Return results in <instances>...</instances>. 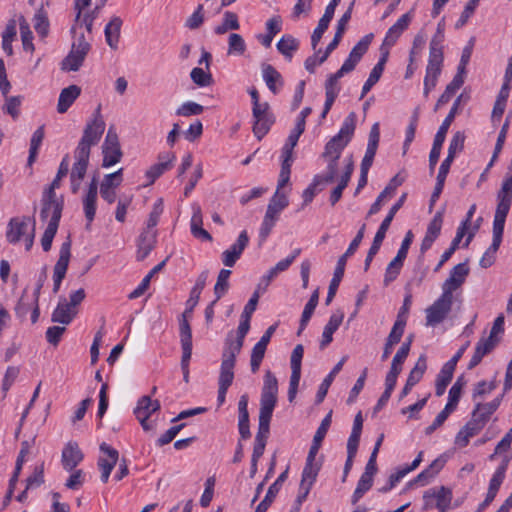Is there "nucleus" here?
<instances>
[{
    "instance_id": "1",
    "label": "nucleus",
    "mask_w": 512,
    "mask_h": 512,
    "mask_svg": "<svg viewBox=\"0 0 512 512\" xmlns=\"http://www.w3.org/2000/svg\"><path fill=\"white\" fill-rule=\"evenodd\" d=\"M278 380L273 372L267 370L263 378L260 397L258 430L255 436L251 459L259 460L264 454L270 434V422L277 404Z\"/></svg>"
},
{
    "instance_id": "2",
    "label": "nucleus",
    "mask_w": 512,
    "mask_h": 512,
    "mask_svg": "<svg viewBox=\"0 0 512 512\" xmlns=\"http://www.w3.org/2000/svg\"><path fill=\"white\" fill-rule=\"evenodd\" d=\"M100 109L99 105L93 114V119L87 123L76 149L90 153L91 147L100 141L105 130V122Z\"/></svg>"
},
{
    "instance_id": "3",
    "label": "nucleus",
    "mask_w": 512,
    "mask_h": 512,
    "mask_svg": "<svg viewBox=\"0 0 512 512\" xmlns=\"http://www.w3.org/2000/svg\"><path fill=\"white\" fill-rule=\"evenodd\" d=\"M250 320L251 318L241 316V321L237 329V337L236 339H230L229 336L227 337L222 353V360L235 364L236 356L241 352L244 339L250 329Z\"/></svg>"
},
{
    "instance_id": "4",
    "label": "nucleus",
    "mask_w": 512,
    "mask_h": 512,
    "mask_svg": "<svg viewBox=\"0 0 512 512\" xmlns=\"http://www.w3.org/2000/svg\"><path fill=\"white\" fill-rule=\"evenodd\" d=\"M453 304V295L442 292L441 296L426 309V325L435 326L444 321Z\"/></svg>"
},
{
    "instance_id": "5",
    "label": "nucleus",
    "mask_w": 512,
    "mask_h": 512,
    "mask_svg": "<svg viewBox=\"0 0 512 512\" xmlns=\"http://www.w3.org/2000/svg\"><path fill=\"white\" fill-rule=\"evenodd\" d=\"M160 402L158 400H151L150 396H142L134 409V415L140 422L144 431H153L156 427L155 421H150L153 413L160 410Z\"/></svg>"
},
{
    "instance_id": "6",
    "label": "nucleus",
    "mask_w": 512,
    "mask_h": 512,
    "mask_svg": "<svg viewBox=\"0 0 512 512\" xmlns=\"http://www.w3.org/2000/svg\"><path fill=\"white\" fill-rule=\"evenodd\" d=\"M497 202L494 220L505 223L512 204V174L502 182L497 193Z\"/></svg>"
},
{
    "instance_id": "7",
    "label": "nucleus",
    "mask_w": 512,
    "mask_h": 512,
    "mask_svg": "<svg viewBox=\"0 0 512 512\" xmlns=\"http://www.w3.org/2000/svg\"><path fill=\"white\" fill-rule=\"evenodd\" d=\"M269 104L267 102L261 103L258 107H252V115L254 118L253 133L257 139L261 140L270 130L274 123V117L269 112Z\"/></svg>"
},
{
    "instance_id": "8",
    "label": "nucleus",
    "mask_w": 512,
    "mask_h": 512,
    "mask_svg": "<svg viewBox=\"0 0 512 512\" xmlns=\"http://www.w3.org/2000/svg\"><path fill=\"white\" fill-rule=\"evenodd\" d=\"M414 17V8L409 10L407 13L403 14L395 24H393L388 31L386 32L385 38L381 45L380 51L382 49L388 50L389 48L394 46L402 35V33L409 27L412 19Z\"/></svg>"
},
{
    "instance_id": "9",
    "label": "nucleus",
    "mask_w": 512,
    "mask_h": 512,
    "mask_svg": "<svg viewBox=\"0 0 512 512\" xmlns=\"http://www.w3.org/2000/svg\"><path fill=\"white\" fill-rule=\"evenodd\" d=\"M505 223L499 220L493 221V239L489 248L485 251L479 261V265L483 268L490 267L495 261V254L498 251L502 242Z\"/></svg>"
},
{
    "instance_id": "10",
    "label": "nucleus",
    "mask_w": 512,
    "mask_h": 512,
    "mask_svg": "<svg viewBox=\"0 0 512 512\" xmlns=\"http://www.w3.org/2000/svg\"><path fill=\"white\" fill-rule=\"evenodd\" d=\"M180 343L182 348L181 369L184 381L188 382L189 362L192 355V330L190 324L186 322L182 324Z\"/></svg>"
},
{
    "instance_id": "11",
    "label": "nucleus",
    "mask_w": 512,
    "mask_h": 512,
    "mask_svg": "<svg viewBox=\"0 0 512 512\" xmlns=\"http://www.w3.org/2000/svg\"><path fill=\"white\" fill-rule=\"evenodd\" d=\"M249 243V236H248V233L246 230H243L236 242L231 245V247L227 250H225L222 255H221V258H222V263L226 266V267H233L235 265V263L237 262V260L241 257L243 251L245 250V248L247 247Z\"/></svg>"
},
{
    "instance_id": "12",
    "label": "nucleus",
    "mask_w": 512,
    "mask_h": 512,
    "mask_svg": "<svg viewBox=\"0 0 512 512\" xmlns=\"http://www.w3.org/2000/svg\"><path fill=\"white\" fill-rule=\"evenodd\" d=\"M234 367L235 364L222 360L221 362V368H220V375L218 379V396L217 401L218 405H222L225 402L226 399V393L228 391V388L231 386L233 379H234Z\"/></svg>"
},
{
    "instance_id": "13",
    "label": "nucleus",
    "mask_w": 512,
    "mask_h": 512,
    "mask_svg": "<svg viewBox=\"0 0 512 512\" xmlns=\"http://www.w3.org/2000/svg\"><path fill=\"white\" fill-rule=\"evenodd\" d=\"M100 450L107 454L108 459L106 458H99L98 460V467L101 471V481L103 483H106L109 479V476L114 469L118 458L119 453L116 449L113 447L107 445L105 442L100 445Z\"/></svg>"
},
{
    "instance_id": "14",
    "label": "nucleus",
    "mask_w": 512,
    "mask_h": 512,
    "mask_svg": "<svg viewBox=\"0 0 512 512\" xmlns=\"http://www.w3.org/2000/svg\"><path fill=\"white\" fill-rule=\"evenodd\" d=\"M468 274L469 268L466 263H459L454 266L449 277L442 285L443 292H449V294L453 295V292L465 282V278Z\"/></svg>"
},
{
    "instance_id": "15",
    "label": "nucleus",
    "mask_w": 512,
    "mask_h": 512,
    "mask_svg": "<svg viewBox=\"0 0 512 512\" xmlns=\"http://www.w3.org/2000/svg\"><path fill=\"white\" fill-rule=\"evenodd\" d=\"M83 458L84 455L76 442H68L62 450V466L68 472L73 471Z\"/></svg>"
},
{
    "instance_id": "16",
    "label": "nucleus",
    "mask_w": 512,
    "mask_h": 512,
    "mask_svg": "<svg viewBox=\"0 0 512 512\" xmlns=\"http://www.w3.org/2000/svg\"><path fill=\"white\" fill-rule=\"evenodd\" d=\"M97 191H98V179L96 176H93L91 179L86 196L83 200V208L85 217L87 220V227L93 222L96 214V200H97Z\"/></svg>"
},
{
    "instance_id": "17",
    "label": "nucleus",
    "mask_w": 512,
    "mask_h": 512,
    "mask_svg": "<svg viewBox=\"0 0 512 512\" xmlns=\"http://www.w3.org/2000/svg\"><path fill=\"white\" fill-rule=\"evenodd\" d=\"M157 241V231L145 229L139 236L137 241L136 258L143 261L154 249Z\"/></svg>"
},
{
    "instance_id": "18",
    "label": "nucleus",
    "mask_w": 512,
    "mask_h": 512,
    "mask_svg": "<svg viewBox=\"0 0 512 512\" xmlns=\"http://www.w3.org/2000/svg\"><path fill=\"white\" fill-rule=\"evenodd\" d=\"M32 220L29 217L12 218L8 223L6 238L9 243L15 244L20 241L21 237L26 235L29 223Z\"/></svg>"
},
{
    "instance_id": "19",
    "label": "nucleus",
    "mask_w": 512,
    "mask_h": 512,
    "mask_svg": "<svg viewBox=\"0 0 512 512\" xmlns=\"http://www.w3.org/2000/svg\"><path fill=\"white\" fill-rule=\"evenodd\" d=\"M389 57V51L382 49V55L378 63L371 70L368 79L364 83L362 87V92L360 98L362 99L371 89L372 87L380 80L382 73L385 68V64Z\"/></svg>"
},
{
    "instance_id": "20",
    "label": "nucleus",
    "mask_w": 512,
    "mask_h": 512,
    "mask_svg": "<svg viewBox=\"0 0 512 512\" xmlns=\"http://www.w3.org/2000/svg\"><path fill=\"white\" fill-rule=\"evenodd\" d=\"M90 49L83 47H71L69 54L62 61V69L68 71H78L82 66Z\"/></svg>"
},
{
    "instance_id": "21",
    "label": "nucleus",
    "mask_w": 512,
    "mask_h": 512,
    "mask_svg": "<svg viewBox=\"0 0 512 512\" xmlns=\"http://www.w3.org/2000/svg\"><path fill=\"white\" fill-rule=\"evenodd\" d=\"M78 313V309H72L67 305L66 298H60L57 307L54 309L51 321L62 325L70 324Z\"/></svg>"
},
{
    "instance_id": "22",
    "label": "nucleus",
    "mask_w": 512,
    "mask_h": 512,
    "mask_svg": "<svg viewBox=\"0 0 512 512\" xmlns=\"http://www.w3.org/2000/svg\"><path fill=\"white\" fill-rule=\"evenodd\" d=\"M80 94L81 88L74 84L62 89L58 98V113L63 114L67 112Z\"/></svg>"
},
{
    "instance_id": "23",
    "label": "nucleus",
    "mask_w": 512,
    "mask_h": 512,
    "mask_svg": "<svg viewBox=\"0 0 512 512\" xmlns=\"http://www.w3.org/2000/svg\"><path fill=\"white\" fill-rule=\"evenodd\" d=\"M63 207L64 201L41 200L40 219L42 221H46L50 217L49 221H55V223L59 224L62 216Z\"/></svg>"
},
{
    "instance_id": "24",
    "label": "nucleus",
    "mask_w": 512,
    "mask_h": 512,
    "mask_svg": "<svg viewBox=\"0 0 512 512\" xmlns=\"http://www.w3.org/2000/svg\"><path fill=\"white\" fill-rule=\"evenodd\" d=\"M192 209L193 214L191 217V234L197 239H201L203 241H212L211 234L202 227L203 219L201 207L199 205H193Z\"/></svg>"
},
{
    "instance_id": "25",
    "label": "nucleus",
    "mask_w": 512,
    "mask_h": 512,
    "mask_svg": "<svg viewBox=\"0 0 512 512\" xmlns=\"http://www.w3.org/2000/svg\"><path fill=\"white\" fill-rule=\"evenodd\" d=\"M287 477H288V469L283 471L278 476L276 481L270 485L264 499L256 507L255 512H266L267 511L270 504L273 502L274 498L278 494L282 483L287 479Z\"/></svg>"
},
{
    "instance_id": "26",
    "label": "nucleus",
    "mask_w": 512,
    "mask_h": 512,
    "mask_svg": "<svg viewBox=\"0 0 512 512\" xmlns=\"http://www.w3.org/2000/svg\"><path fill=\"white\" fill-rule=\"evenodd\" d=\"M71 257V240L68 238L60 247L59 258L53 269V276L65 278Z\"/></svg>"
},
{
    "instance_id": "27",
    "label": "nucleus",
    "mask_w": 512,
    "mask_h": 512,
    "mask_svg": "<svg viewBox=\"0 0 512 512\" xmlns=\"http://www.w3.org/2000/svg\"><path fill=\"white\" fill-rule=\"evenodd\" d=\"M122 23L123 22L120 17L114 16L105 26V40L108 46L113 50H116L118 47Z\"/></svg>"
},
{
    "instance_id": "28",
    "label": "nucleus",
    "mask_w": 512,
    "mask_h": 512,
    "mask_svg": "<svg viewBox=\"0 0 512 512\" xmlns=\"http://www.w3.org/2000/svg\"><path fill=\"white\" fill-rule=\"evenodd\" d=\"M343 318V313H334L330 316L322 333V339L320 341L321 350L325 349L333 341V334L341 325Z\"/></svg>"
},
{
    "instance_id": "29",
    "label": "nucleus",
    "mask_w": 512,
    "mask_h": 512,
    "mask_svg": "<svg viewBox=\"0 0 512 512\" xmlns=\"http://www.w3.org/2000/svg\"><path fill=\"white\" fill-rule=\"evenodd\" d=\"M74 158L75 162L71 169L70 178L83 180L87 172L90 154L89 152L75 149Z\"/></svg>"
},
{
    "instance_id": "30",
    "label": "nucleus",
    "mask_w": 512,
    "mask_h": 512,
    "mask_svg": "<svg viewBox=\"0 0 512 512\" xmlns=\"http://www.w3.org/2000/svg\"><path fill=\"white\" fill-rule=\"evenodd\" d=\"M373 37L374 35L372 33L363 36L352 48L346 61L353 67H356V65L362 59L363 55L367 52Z\"/></svg>"
},
{
    "instance_id": "31",
    "label": "nucleus",
    "mask_w": 512,
    "mask_h": 512,
    "mask_svg": "<svg viewBox=\"0 0 512 512\" xmlns=\"http://www.w3.org/2000/svg\"><path fill=\"white\" fill-rule=\"evenodd\" d=\"M261 69L262 76L267 87L272 93L276 94L279 90L277 84L279 86H283V79L281 74L272 65L268 63H262Z\"/></svg>"
},
{
    "instance_id": "32",
    "label": "nucleus",
    "mask_w": 512,
    "mask_h": 512,
    "mask_svg": "<svg viewBox=\"0 0 512 512\" xmlns=\"http://www.w3.org/2000/svg\"><path fill=\"white\" fill-rule=\"evenodd\" d=\"M503 397H504V393H502L500 396H497L491 402H488V403L478 402L475 404L472 412L476 413L478 415V418H480L485 424H487L491 415L500 406Z\"/></svg>"
},
{
    "instance_id": "33",
    "label": "nucleus",
    "mask_w": 512,
    "mask_h": 512,
    "mask_svg": "<svg viewBox=\"0 0 512 512\" xmlns=\"http://www.w3.org/2000/svg\"><path fill=\"white\" fill-rule=\"evenodd\" d=\"M403 334V323L401 321L395 322L384 344L383 353L381 355L382 361H385L389 357L393 347L401 341Z\"/></svg>"
},
{
    "instance_id": "34",
    "label": "nucleus",
    "mask_w": 512,
    "mask_h": 512,
    "mask_svg": "<svg viewBox=\"0 0 512 512\" xmlns=\"http://www.w3.org/2000/svg\"><path fill=\"white\" fill-rule=\"evenodd\" d=\"M289 205V200L284 192L275 191L267 206L266 215L278 219L282 210Z\"/></svg>"
},
{
    "instance_id": "35",
    "label": "nucleus",
    "mask_w": 512,
    "mask_h": 512,
    "mask_svg": "<svg viewBox=\"0 0 512 512\" xmlns=\"http://www.w3.org/2000/svg\"><path fill=\"white\" fill-rule=\"evenodd\" d=\"M346 360L347 356L342 357V359L333 367L331 372L324 378L316 394V403L319 404L324 400L335 376L342 370Z\"/></svg>"
},
{
    "instance_id": "36",
    "label": "nucleus",
    "mask_w": 512,
    "mask_h": 512,
    "mask_svg": "<svg viewBox=\"0 0 512 512\" xmlns=\"http://www.w3.org/2000/svg\"><path fill=\"white\" fill-rule=\"evenodd\" d=\"M485 423L478 418L476 413H471V419L463 426V428L458 432L457 439L459 440L463 433H465V441L469 442L470 438L477 435L484 427Z\"/></svg>"
},
{
    "instance_id": "37",
    "label": "nucleus",
    "mask_w": 512,
    "mask_h": 512,
    "mask_svg": "<svg viewBox=\"0 0 512 512\" xmlns=\"http://www.w3.org/2000/svg\"><path fill=\"white\" fill-rule=\"evenodd\" d=\"M305 131V126L301 122H296L295 127L290 132L286 143L282 148V157L293 158V149L297 145L299 137Z\"/></svg>"
},
{
    "instance_id": "38",
    "label": "nucleus",
    "mask_w": 512,
    "mask_h": 512,
    "mask_svg": "<svg viewBox=\"0 0 512 512\" xmlns=\"http://www.w3.org/2000/svg\"><path fill=\"white\" fill-rule=\"evenodd\" d=\"M407 194L403 193L398 201L390 208L388 214L380 224L377 232L375 235L380 236L381 238L385 239L386 233L391 225V222L393 221V218L395 214L399 211V209L403 206L405 200H406Z\"/></svg>"
},
{
    "instance_id": "39",
    "label": "nucleus",
    "mask_w": 512,
    "mask_h": 512,
    "mask_svg": "<svg viewBox=\"0 0 512 512\" xmlns=\"http://www.w3.org/2000/svg\"><path fill=\"white\" fill-rule=\"evenodd\" d=\"M463 98V94H460L456 100L454 101L448 115L445 117L444 121L442 122V124L440 125L436 135L434 138H437L439 140H442V141H445V137H446V134H447V131L450 127V125L452 124L457 112H458V107H459V104L461 102Z\"/></svg>"
},
{
    "instance_id": "40",
    "label": "nucleus",
    "mask_w": 512,
    "mask_h": 512,
    "mask_svg": "<svg viewBox=\"0 0 512 512\" xmlns=\"http://www.w3.org/2000/svg\"><path fill=\"white\" fill-rule=\"evenodd\" d=\"M454 369L448 367L447 365H443L439 374L436 377L435 382V394L440 397L445 393V390L449 383L451 382L454 374Z\"/></svg>"
},
{
    "instance_id": "41",
    "label": "nucleus",
    "mask_w": 512,
    "mask_h": 512,
    "mask_svg": "<svg viewBox=\"0 0 512 512\" xmlns=\"http://www.w3.org/2000/svg\"><path fill=\"white\" fill-rule=\"evenodd\" d=\"M356 128V114L351 112L344 120L339 132L334 136L346 144L351 141Z\"/></svg>"
},
{
    "instance_id": "42",
    "label": "nucleus",
    "mask_w": 512,
    "mask_h": 512,
    "mask_svg": "<svg viewBox=\"0 0 512 512\" xmlns=\"http://www.w3.org/2000/svg\"><path fill=\"white\" fill-rule=\"evenodd\" d=\"M463 83L464 79H460V76L453 77L452 81L446 86L445 91L438 98L434 110L437 111L441 106L447 104Z\"/></svg>"
},
{
    "instance_id": "43",
    "label": "nucleus",
    "mask_w": 512,
    "mask_h": 512,
    "mask_svg": "<svg viewBox=\"0 0 512 512\" xmlns=\"http://www.w3.org/2000/svg\"><path fill=\"white\" fill-rule=\"evenodd\" d=\"M402 181L398 180V177L395 176L390 180V183L384 188V190L378 195L376 201L371 205L368 215L376 214L381 209V202L388 194H392L395 189L401 185Z\"/></svg>"
},
{
    "instance_id": "44",
    "label": "nucleus",
    "mask_w": 512,
    "mask_h": 512,
    "mask_svg": "<svg viewBox=\"0 0 512 512\" xmlns=\"http://www.w3.org/2000/svg\"><path fill=\"white\" fill-rule=\"evenodd\" d=\"M433 498L436 500L435 507L439 509L440 512H445L450 506L452 491L445 486H441L438 490L433 489Z\"/></svg>"
},
{
    "instance_id": "45",
    "label": "nucleus",
    "mask_w": 512,
    "mask_h": 512,
    "mask_svg": "<svg viewBox=\"0 0 512 512\" xmlns=\"http://www.w3.org/2000/svg\"><path fill=\"white\" fill-rule=\"evenodd\" d=\"M344 141L332 137L325 145L324 151L322 153V158H334L339 159L342 151L347 146Z\"/></svg>"
},
{
    "instance_id": "46",
    "label": "nucleus",
    "mask_w": 512,
    "mask_h": 512,
    "mask_svg": "<svg viewBox=\"0 0 512 512\" xmlns=\"http://www.w3.org/2000/svg\"><path fill=\"white\" fill-rule=\"evenodd\" d=\"M34 29L42 38L46 37L49 33V19L47 12L43 7H40L34 15Z\"/></svg>"
},
{
    "instance_id": "47",
    "label": "nucleus",
    "mask_w": 512,
    "mask_h": 512,
    "mask_svg": "<svg viewBox=\"0 0 512 512\" xmlns=\"http://www.w3.org/2000/svg\"><path fill=\"white\" fill-rule=\"evenodd\" d=\"M231 270L229 269H221L216 283L214 285V295L216 297V300H220L228 291L230 284H229V277L231 275Z\"/></svg>"
},
{
    "instance_id": "48",
    "label": "nucleus",
    "mask_w": 512,
    "mask_h": 512,
    "mask_svg": "<svg viewBox=\"0 0 512 512\" xmlns=\"http://www.w3.org/2000/svg\"><path fill=\"white\" fill-rule=\"evenodd\" d=\"M364 231H365V224H363L362 227L358 230L356 236L351 241L346 252L339 257V259L337 261L338 266L345 268L347 259L357 251L360 243L362 242L363 237H364Z\"/></svg>"
},
{
    "instance_id": "49",
    "label": "nucleus",
    "mask_w": 512,
    "mask_h": 512,
    "mask_svg": "<svg viewBox=\"0 0 512 512\" xmlns=\"http://www.w3.org/2000/svg\"><path fill=\"white\" fill-rule=\"evenodd\" d=\"M44 135V126H40L32 135L30 141L29 156L27 160L29 166H31L36 160L38 150L44 139Z\"/></svg>"
},
{
    "instance_id": "50",
    "label": "nucleus",
    "mask_w": 512,
    "mask_h": 512,
    "mask_svg": "<svg viewBox=\"0 0 512 512\" xmlns=\"http://www.w3.org/2000/svg\"><path fill=\"white\" fill-rule=\"evenodd\" d=\"M404 259L399 258L397 255L390 261V263L386 267L383 284L384 286H388L391 282H393L398 275L400 274L401 268L403 266Z\"/></svg>"
},
{
    "instance_id": "51",
    "label": "nucleus",
    "mask_w": 512,
    "mask_h": 512,
    "mask_svg": "<svg viewBox=\"0 0 512 512\" xmlns=\"http://www.w3.org/2000/svg\"><path fill=\"white\" fill-rule=\"evenodd\" d=\"M426 369H427L426 358L424 355H421L418 358L415 366L412 368V370L410 371V373L408 375L406 382L409 384V386L414 387L418 382H420Z\"/></svg>"
},
{
    "instance_id": "52",
    "label": "nucleus",
    "mask_w": 512,
    "mask_h": 512,
    "mask_svg": "<svg viewBox=\"0 0 512 512\" xmlns=\"http://www.w3.org/2000/svg\"><path fill=\"white\" fill-rule=\"evenodd\" d=\"M246 51V43L243 37L237 33H231L228 38V55L241 56Z\"/></svg>"
},
{
    "instance_id": "53",
    "label": "nucleus",
    "mask_w": 512,
    "mask_h": 512,
    "mask_svg": "<svg viewBox=\"0 0 512 512\" xmlns=\"http://www.w3.org/2000/svg\"><path fill=\"white\" fill-rule=\"evenodd\" d=\"M373 477L368 473H363L357 483V487L352 495V504H356L363 495L372 487Z\"/></svg>"
},
{
    "instance_id": "54",
    "label": "nucleus",
    "mask_w": 512,
    "mask_h": 512,
    "mask_svg": "<svg viewBox=\"0 0 512 512\" xmlns=\"http://www.w3.org/2000/svg\"><path fill=\"white\" fill-rule=\"evenodd\" d=\"M19 26H20V34H21V40L23 49L25 51H33L34 45H33V34L30 30V26L24 16H20L19 18Z\"/></svg>"
},
{
    "instance_id": "55",
    "label": "nucleus",
    "mask_w": 512,
    "mask_h": 512,
    "mask_svg": "<svg viewBox=\"0 0 512 512\" xmlns=\"http://www.w3.org/2000/svg\"><path fill=\"white\" fill-rule=\"evenodd\" d=\"M298 41L291 35L283 36L277 43L278 51L285 57L291 59L292 53L298 49Z\"/></svg>"
},
{
    "instance_id": "56",
    "label": "nucleus",
    "mask_w": 512,
    "mask_h": 512,
    "mask_svg": "<svg viewBox=\"0 0 512 512\" xmlns=\"http://www.w3.org/2000/svg\"><path fill=\"white\" fill-rule=\"evenodd\" d=\"M443 51L440 49H429V59L426 71L441 74L443 64Z\"/></svg>"
},
{
    "instance_id": "57",
    "label": "nucleus",
    "mask_w": 512,
    "mask_h": 512,
    "mask_svg": "<svg viewBox=\"0 0 512 512\" xmlns=\"http://www.w3.org/2000/svg\"><path fill=\"white\" fill-rule=\"evenodd\" d=\"M345 268L340 267L336 265V268L334 270L333 278L330 281L329 287H328V293L326 297V305H329L333 298L336 295L337 289L339 287V284L344 276Z\"/></svg>"
},
{
    "instance_id": "58",
    "label": "nucleus",
    "mask_w": 512,
    "mask_h": 512,
    "mask_svg": "<svg viewBox=\"0 0 512 512\" xmlns=\"http://www.w3.org/2000/svg\"><path fill=\"white\" fill-rule=\"evenodd\" d=\"M319 470L320 465H318L317 463L306 462L302 471L300 484L309 485V487H312L314 482L316 481Z\"/></svg>"
},
{
    "instance_id": "59",
    "label": "nucleus",
    "mask_w": 512,
    "mask_h": 512,
    "mask_svg": "<svg viewBox=\"0 0 512 512\" xmlns=\"http://www.w3.org/2000/svg\"><path fill=\"white\" fill-rule=\"evenodd\" d=\"M266 349L267 346L263 345L260 342H257L252 348L250 357V367L253 373H256L259 370L262 360L265 356Z\"/></svg>"
},
{
    "instance_id": "60",
    "label": "nucleus",
    "mask_w": 512,
    "mask_h": 512,
    "mask_svg": "<svg viewBox=\"0 0 512 512\" xmlns=\"http://www.w3.org/2000/svg\"><path fill=\"white\" fill-rule=\"evenodd\" d=\"M122 181H123V168H120L117 171L104 176V178L100 184V189L115 190L118 186L121 185Z\"/></svg>"
},
{
    "instance_id": "61",
    "label": "nucleus",
    "mask_w": 512,
    "mask_h": 512,
    "mask_svg": "<svg viewBox=\"0 0 512 512\" xmlns=\"http://www.w3.org/2000/svg\"><path fill=\"white\" fill-rule=\"evenodd\" d=\"M59 224L55 223V221H49L48 225L42 235L41 245L45 252H48L52 247L53 239L57 233Z\"/></svg>"
},
{
    "instance_id": "62",
    "label": "nucleus",
    "mask_w": 512,
    "mask_h": 512,
    "mask_svg": "<svg viewBox=\"0 0 512 512\" xmlns=\"http://www.w3.org/2000/svg\"><path fill=\"white\" fill-rule=\"evenodd\" d=\"M496 388L497 382L495 379L490 382L485 380L479 381L473 388L472 399L476 400L477 398H482L483 396L490 394Z\"/></svg>"
},
{
    "instance_id": "63",
    "label": "nucleus",
    "mask_w": 512,
    "mask_h": 512,
    "mask_svg": "<svg viewBox=\"0 0 512 512\" xmlns=\"http://www.w3.org/2000/svg\"><path fill=\"white\" fill-rule=\"evenodd\" d=\"M103 152V161H102V167L108 168L115 164H117L122 157V151L121 148H107L102 147Z\"/></svg>"
},
{
    "instance_id": "64",
    "label": "nucleus",
    "mask_w": 512,
    "mask_h": 512,
    "mask_svg": "<svg viewBox=\"0 0 512 512\" xmlns=\"http://www.w3.org/2000/svg\"><path fill=\"white\" fill-rule=\"evenodd\" d=\"M190 77L192 81L200 87L209 86L213 82L212 75L199 67L192 69Z\"/></svg>"
}]
</instances>
